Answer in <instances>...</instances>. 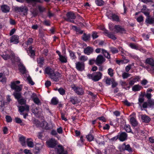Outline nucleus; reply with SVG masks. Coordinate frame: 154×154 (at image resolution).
I'll return each mask as SVG.
<instances>
[{"label":"nucleus","instance_id":"nucleus-1","mask_svg":"<svg viewBox=\"0 0 154 154\" xmlns=\"http://www.w3.org/2000/svg\"><path fill=\"white\" fill-rule=\"evenodd\" d=\"M19 70L21 74L24 75V77H26V80L31 85H33L34 82H33L30 76L26 73L27 71L26 70V68H19Z\"/></svg>","mask_w":154,"mask_h":154},{"label":"nucleus","instance_id":"nucleus-2","mask_svg":"<svg viewBox=\"0 0 154 154\" xmlns=\"http://www.w3.org/2000/svg\"><path fill=\"white\" fill-rule=\"evenodd\" d=\"M109 27L110 30L114 32L115 33H123L125 31V29L119 25H115L114 28L112 26H109Z\"/></svg>","mask_w":154,"mask_h":154},{"label":"nucleus","instance_id":"nucleus-3","mask_svg":"<svg viewBox=\"0 0 154 154\" xmlns=\"http://www.w3.org/2000/svg\"><path fill=\"white\" fill-rule=\"evenodd\" d=\"M72 88L78 95H82L84 94V91L82 86H77L73 85H71Z\"/></svg>","mask_w":154,"mask_h":154},{"label":"nucleus","instance_id":"nucleus-4","mask_svg":"<svg viewBox=\"0 0 154 154\" xmlns=\"http://www.w3.org/2000/svg\"><path fill=\"white\" fill-rule=\"evenodd\" d=\"M119 149L121 152H122L125 150H127L129 152H132V149L129 144L126 145L125 143H124L119 147Z\"/></svg>","mask_w":154,"mask_h":154},{"label":"nucleus","instance_id":"nucleus-5","mask_svg":"<svg viewBox=\"0 0 154 154\" xmlns=\"http://www.w3.org/2000/svg\"><path fill=\"white\" fill-rule=\"evenodd\" d=\"M148 106L152 108H154V100L150 99L147 100V102H144L143 105L142 107L143 108H146Z\"/></svg>","mask_w":154,"mask_h":154},{"label":"nucleus","instance_id":"nucleus-6","mask_svg":"<svg viewBox=\"0 0 154 154\" xmlns=\"http://www.w3.org/2000/svg\"><path fill=\"white\" fill-rule=\"evenodd\" d=\"M96 64L99 66L102 65L106 61V59L102 55H98L96 59Z\"/></svg>","mask_w":154,"mask_h":154},{"label":"nucleus","instance_id":"nucleus-7","mask_svg":"<svg viewBox=\"0 0 154 154\" xmlns=\"http://www.w3.org/2000/svg\"><path fill=\"white\" fill-rule=\"evenodd\" d=\"M106 15L109 19H112L113 21L119 22V17L115 14H110L108 12H107L106 13Z\"/></svg>","mask_w":154,"mask_h":154},{"label":"nucleus","instance_id":"nucleus-8","mask_svg":"<svg viewBox=\"0 0 154 154\" xmlns=\"http://www.w3.org/2000/svg\"><path fill=\"white\" fill-rule=\"evenodd\" d=\"M99 28L100 29L104 31L103 33L105 35L108 36L109 38L114 40H115L116 39V37L111 32H109L107 30L105 29L103 27L101 28L100 27Z\"/></svg>","mask_w":154,"mask_h":154},{"label":"nucleus","instance_id":"nucleus-9","mask_svg":"<svg viewBox=\"0 0 154 154\" xmlns=\"http://www.w3.org/2000/svg\"><path fill=\"white\" fill-rule=\"evenodd\" d=\"M46 143L49 147L53 148L57 145V141L54 139L51 138L47 141Z\"/></svg>","mask_w":154,"mask_h":154},{"label":"nucleus","instance_id":"nucleus-10","mask_svg":"<svg viewBox=\"0 0 154 154\" xmlns=\"http://www.w3.org/2000/svg\"><path fill=\"white\" fill-rule=\"evenodd\" d=\"M20 86L17 85L14 83H11V88L15 90L17 92H19L21 91L22 87L21 85Z\"/></svg>","mask_w":154,"mask_h":154},{"label":"nucleus","instance_id":"nucleus-11","mask_svg":"<svg viewBox=\"0 0 154 154\" xmlns=\"http://www.w3.org/2000/svg\"><path fill=\"white\" fill-rule=\"evenodd\" d=\"M60 75L59 73L56 72L51 75L50 77L53 81L57 82L59 80V78L60 77Z\"/></svg>","mask_w":154,"mask_h":154},{"label":"nucleus","instance_id":"nucleus-12","mask_svg":"<svg viewBox=\"0 0 154 154\" xmlns=\"http://www.w3.org/2000/svg\"><path fill=\"white\" fill-rule=\"evenodd\" d=\"M102 74L100 72L94 73L93 81L94 82L98 81L101 78Z\"/></svg>","mask_w":154,"mask_h":154},{"label":"nucleus","instance_id":"nucleus-13","mask_svg":"<svg viewBox=\"0 0 154 154\" xmlns=\"http://www.w3.org/2000/svg\"><path fill=\"white\" fill-rule=\"evenodd\" d=\"M10 41L11 43L17 44L19 42V36L16 35H13L11 37Z\"/></svg>","mask_w":154,"mask_h":154},{"label":"nucleus","instance_id":"nucleus-14","mask_svg":"<svg viewBox=\"0 0 154 154\" xmlns=\"http://www.w3.org/2000/svg\"><path fill=\"white\" fill-rule=\"evenodd\" d=\"M32 47L30 46L28 49L27 50V53L31 57H33L35 55V51L32 49Z\"/></svg>","mask_w":154,"mask_h":154},{"label":"nucleus","instance_id":"nucleus-15","mask_svg":"<svg viewBox=\"0 0 154 154\" xmlns=\"http://www.w3.org/2000/svg\"><path fill=\"white\" fill-rule=\"evenodd\" d=\"M67 18L66 20L67 21H69L70 20H73L76 17L74 14L71 12H69L66 14Z\"/></svg>","mask_w":154,"mask_h":154},{"label":"nucleus","instance_id":"nucleus-16","mask_svg":"<svg viewBox=\"0 0 154 154\" xmlns=\"http://www.w3.org/2000/svg\"><path fill=\"white\" fill-rule=\"evenodd\" d=\"M36 94L33 93L31 96V98L33 99V100L34 102L38 105H40L41 104V103L38 99L37 97H34L35 96Z\"/></svg>","mask_w":154,"mask_h":154},{"label":"nucleus","instance_id":"nucleus-17","mask_svg":"<svg viewBox=\"0 0 154 154\" xmlns=\"http://www.w3.org/2000/svg\"><path fill=\"white\" fill-rule=\"evenodd\" d=\"M84 51L85 54L89 55L93 52V49L92 48L88 46L85 48Z\"/></svg>","mask_w":154,"mask_h":154},{"label":"nucleus","instance_id":"nucleus-18","mask_svg":"<svg viewBox=\"0 0 154 154\" xmlns=\"http://www.w3.org/2000/svg\"><path fill=\"white\" fill-rule=\"evenodd\" d=\"M29 106L27 105H26L25 106H22L19 107V110L21 112H23L25 110L28 112L29 110Z\"/></svg>","mask_w":154,"mask_h":154},{"label":"nucleus","instance_id":"nucleus-19","mask_svg":"<svg viewBox=\"0 0 154 154\" xmlns=\"http://www.w3.org/2000/svg\"><path fill=\"white\" fill-rule=\"evenodd\" d=\"M1 9L2 11L5 13H7L9 11V7L6 5H2L1 7Z\"/></svg>","mask_w":154,"mask_h":154},{"label":"nucleus","instance_id":"nucleus-20","mask_svg":"<svg viewBox=\"0 0 154 154\" xmlns=\"http://www.w3.org/2000/svg\"><path fill=\"white\" fill-rule=\"evenodd\" d=\"M45 73L48 75L49 76L55 72L54 68H45Z\"/></svg>","mask_w":154,"mask_h":154},{"label":"nucleus","instance_id":"nucleus-21","mask_svg":"<svg viewBox=\"0 0 154 154\" xmlns=\"http://www.w3.org/2000/svg\"><path fill=\"white\" fill-rule=\"evenodd\" d=\"M127 135L125 132H122L120 135L119 137V140L122 141L125 140L127 139Z\"/></svg>","mask_w":154,"mask_h":154},{"label":"nucleus","instance_id":"nucleus-22","mask_svg":"<svg viewBox=\"0 0 154 154\" xmlns=\"http://www.w3.org/2000/svg\"><path fill=\"white\" fill-rule=\"evenodd\" d=\"M70 101L73 104H75L78 103V101L77 97H72L70 98Z\"/></svg>","mask_w":154,"mask_h":154},{"label":"nucleus","instance_id":"nucleus-23","mask_svg":"<svg viewBox=\"0 0 154 154\" xmlns=\"http://www.w3.org/2000/svg\"><path fill=\"white\" fill-rule=\"evenodd\" d=\"M130 122L132 126L133 127H135L137 125V122L135 119L134 117H132L131 118Z\"/></svg>","mask_w":154,"mask_h":154},{"label":"nucleus","instance_id":"nucleus-24","mask_svg":"<svg viewBox=\"0 0 154 154\" xmlns=\"http://www.w3.org/2000/svg\"><path fill=\"white\" fill-rule=\"evenodd\" d=\"M146 63L152 66H154V60L151 58H147L146 60Z\"/></svg>","mask_w":154,"mask_h":154},{"label":"nucleus","instance_id":"nucleus-25","mask_svg":"<svg viewBox=\"0 0 154 154\" xmlns=\"http://www.w3.org/2000/svg\"><path fill=\"white\" fill-rule=\"evenodd\" d=\"M101 51L102 53L104 55V56L105 57L108 59H110V55L109 54V53L107 51L103 49H102Z\"/></svg>","mask_w":154,"mask_h":154},{"label":"nucleus","instance_id":"nucleus-26","mask_svg":"<svg viewBox=\"0 0 154 154\" xmlns=\"http://www.w3.org/2000/svg\"><path fill=\"white\" fill-rule=\"evenodd\" d=\"M57 152L58 154H67V152L65 151L62 147H59L57 149Z\"/></svg>","mask_w":154,"mask_h":154},{"label":"nucleus","instance_id":"nucleus-27","mask_svg":"<svg viewBox=\"0 0 154 154\" xmlns=\"http://www.w3.org/2000/svg\"><path fill=\"white\" fill-rule=\"evenodd\" d=\"M145 22L147 23L152 24L154 23V17H147Z\"/></svg>","mask_w":154,"mask_h":154},{"label":"nucleus","instance_id":"nucleus-28","mask_svg":"<svg viewBox=\"0 0 154 154\" xmlns=\"http://www.w3.org/2000/svg\"><path fill=\"white\" fill-rule=\"evenodd\" d=\"M141 119L143 122L145 123H148L150 120V118L146 115L142 116Z\"/></svg>","mask_w":154,"mask_h":154},{"label":"nucleus","instance_id":"nucleus-29","mask_svg":"<svg viewBox=\"0 0 154 154\" xmlns=\"http://www.w3.org/2000/svg\"><path fill=\"white\" fill-rule=\"evenodd\" d=\"M90 36V34L87 35L85 33H84L82 36V39L84 41H87L89 40Z\"/></svg>","mask_w":154,"mask_h":154},{"label":"nucleus","instance_id":"nucleus-30","mask_svg":"<svg viewBox=\"0 0 154 154\" xmlns=\"http://www.w3.org/2000/svg\"><path fill=\"white\" fill-rule=\"evenodd\" d=\"M25 137L24 136H21L19 138V140L21 144L23 146H24L26 145L25 142Z\"/></svg>","mask_w":154,"mask_h":154},{"label":"nucleus","instance_id":"nucleus-31","mask_svg":"<svg viewBox=\"0 0 154 154\" xmlns=\"http://www.w3.org/2000/svg\"><path fill=\"white\" fill-rule=\"evenodd\" d=\"M141 87L139 85H134L132 88V90L134 91H138L140 90Z\"/></svg>","mask_w":154,"mask_h":154},{"label":"nucleus","instance_id":"nucleus-32","mask_svg":"<svg viewBox=\"0 0 154 154\" xmlns=\"http://www.w3.org/2000/svg\"><path fill=\"white\" fill-rule=\"evenodd\" d=\"M45 123L46 125L45 127V129L46 130H49L52 129L53 128V126L52 125V124H48L46 122H45L44 123V125Z\"/></svg>","mask_w":154,"mask_h":154},{"label":"nucleus","instance_id":"nucleus-33","mask_svg":"<svg viewBox=\"0 0 154 154\" xmlns=\"http://www.w3.org/2000/svg\"><path fill=\"white\" fill-rule=\"evenodd\" d=\"M30 140H31V139L28 138L26 142L28 146L29 147L32 148L33 147L34 144L32 141Z\"/></svg>","mask_w":154,"mask_h":154},{"label":"nucleus","instance_id":"nucleus-34","mask_svg":"<svg viewBox=\"0 0 154 154\" xmlns=\"http://www.w3.org/2000/svg\"><path fill=\"white\" fill-rule=\"evenodd\" d=\"M51 103L53 105H56L58 103V100L56 97H53L51 101Z\"/></svg>","mask_w":154,"mask_h":154},{"label":"nucleus","instance_id":"nucleus-35","mask_svg":"<svg viewBox=\"0 0 154 154\" xmlns=\"http://www.w3.org/2000/svg\"><path fill=\"white\" fill-rule=\"evenodd\" d=\"M13 95L14 96L15 98L17 100L20 99L21 97V94L19 92H15L13 93Z\"/></svg>","mask_w":154,"mask_h":154},{"label":"nucleus","instance_id":"nucleus-36","mask_svg":"<svg viewBox=\"0 0 154 154\" xmlns=\"http://www.w3.org/2000/svg\"><path fill=\"white\" fill-rule=\"evenodd\" d=\"M124 128L127 132H131L133 134V133L131 131V127L130 125H125V126Z\"/></svg>","mask_w":154,"mask_h":154},{"label":"nucleus","instance_id":"nucleus-37","mask_svg":"<svg viewBox=\"0 0 154 154\" xmlns=\"http://www.w3.org/2000/svg\"><path fill=\"white\" fill-rule=\"evenodd\" d=\"M76 67H84L85 63L84 62H78L76 63Z\"/></svg>","mask_w":154,"mask_h":154},{"label":"nucleus","instance_id":"nucleus-38","mask_svg":"<svg viewBox=\"0 0 154 154\" xmlns=\"http://www.w3.org/2000/svg\"><path fill=\"white\" fill-rule=\"evenodd\" d=\"M69 53L70 56L72 59H75L76 58V57L74 52L72 51L69 50Z\"/></svg>","mask_w":154,"mask_h":154},{"label":"nucleus","instance_id":"nucleus-39","mask_svg":"<svg viewBox=\"0 0 154 154\" xmlns=\"http://www.w3.org/2000/svg\"><path fill=\"white\" fill-rule=\"evenodd\" d=\"M28 10L26 7H21L20 12L23 13L24 15H25L27 14Z\"/></svg>","mask_w":154,"mask_h":154},{"label":"nucleus","instance_id":"nucleus-40","mask_svg":"<svg viewBox=\"0 0 154 154\" xmlns=\"http://www.w3.org/2000/svg\"><path fill=\"white\" fill-rule=\"evenodd\" d=\"M86 137L89 141H92L94 139V136L91 134H89L86 136Z\"/></svg>","mask_w":154,"mask_h":154},{"label":"nucleus","instance_id":"nucleus-41","mask_svg":"<svg viewBox=\"0 0 154 154\" xmlns=\"http://www.w3.org/2000/svg\"><path fill=\"white\" fill-rule=\"evenodd\" d=\"M104 2L102 0H96L95 3L98 6H101L104 4Z\"/></svg>","mask_w":154,"mask_h":154},{"label":"nucleus","instance_id":"nucleus-42","mask_svg":"<svg viewBox=\"0 0 154 154\" xmlns=\"http://www.w3.org/2000/svg\"><path fill=\"white\" fill-rule=\"evenodd\" d=\"M7 102H4L3 104L4 105H7L9 104V103L11 100V99L10 98V95H7L6 97Z\"/></svg>","mask_w":154,"mask_h":154},{"label":"nucleus","instance_id":"nucleus-43","mask_svg":"<svg viewBox=\"0 0 154 154\" xmlns=\"http://www.w3.org/2000/svg\"><path fill=\"white\" fill-rule=\"evenodd\" d=\"M79 59L80 60L84 62L88 60V57L85 55H82L79 57Z\"/></svg>","mask_w":154,"mask_h":154},{"label":"nucleus","instance_id":"nucleus-44","mask_svg":"<svg viewBox=\"0 0 154 154\" xmlns=\"http://www.w3.org/2000/svg\"><path fill=\"white\" fill-rule=\"evenodd\" d=\"M44 59L43 57H41L37 59V61L38 64L42 65L44 63Z\"/></svg>","mask_w":154,"mask_h":154},{"label":"nucleus","instance_id":"nucleus-45","mask_svg":"<svg viewBox=\"0 0 154 154\" xmlns=\"http://www.w3.org/2000/svg\"><path fill=\"white\" fill-rule=\"evenodd\" d=\"M59 60L62 63H66L67 62V59L66 57L62 55L59 57Z\"/></svg>","mask_w":154,"mask_h":154},{"label":"nucleus","instance_id":"nucleus-46","mask_svg":"<svg viewBox=\"0 0 154 154\" xmlns=\"http://www.w3.org/2000/svg\"><path fill=\"white\" fill-rule=\"evenodd\" d=\"M58 91L60 94L63 95L65 94V91L62 88H60L58 89Z\"/></svg>","mask_w":154,"mask_h":154},{"label":"nucleus","instance_id":"nucleus-47","mask_svg":"<svg viewBox=\"0 0 154 154\" xmlns=\"http://www.w3.org/2000/svg\"><path fill=\"white\" fill-rule=\"evenodd\" d=\"M95 63L96 64V60L94 58H92L89 60L88 64L90 65H92Z\"/></svg>","mask_w":154,"mask_h":154},{"label":"nucleus","instance_id":"nucleus-48","mask_svg":"<svg viewBox=\"0 0 154 154\" xmlns=\"http://www.w3.org/2000/svg\"><path fill=\"white\" fill-rule=\"evenodd\" d=\"M129 46L132 49L137 50L138 48V46L133 43H131L129 45Z\"/></svg>","mask_w":154,"mask_h":154},{"label":"nucleus","instance_id":"nucleus-49","mask_svg":"<svg viewBox=\"0 0 154 154\" xmlns=\"http://www.w3.org/2000/svg\"><path fill=\"white\" fill-rule=\"evenodd\" d=\"M5 54H3L2 55V56L3 59L5 60H7L10 58V56L8 54H7L5 53Z\"/></svg>","mask_w":154,"mask_h":154},{"label":"nucleus","instance_id":"nucleus-50","mask_svg":"<svg viewBox=\"0 0 154 154\" xmlns=\"http://www.w3.org/2000/svg\"><path fill=\"white\" fill-rule=\"evenodd\" d=\"M33 152L35 154H38L39 153L40 149L37 146H35V148L33 150Z\"/></svg>","mask_w":154,"mask_h":154},{"label":"nucleus","instance_id":"nucleus-51","mask_svg":"<svg viewBox=\"0 0 154 154\" xmlns=\"http://www.w3.org/2000/svg\"><path fill=\"white\" fill-rule=\"evenodd\" d=\"M144 99L143 97H140L138 99V104L140 106H141V103L144 101Z\"/></svg>","mask_w":154,"mask_h":154},{"label":"nucleus","instance_id":"nucleus-52","mask_svg":"<svg viewBox=\"0 0 154 154\" xmlns=\"http://www.w3.org/2000/svg\"><path fill=\"white\" fill-rule=\"evenodd\" d=\"M32 112L35 115H38L39 114L38 111V109L37 108H36L35 109H32Z\"/></svg>","mask_w":154,"mask_h":154},{"label":"nucleus","instance_id":"nucleus-53","mask_svg":"<svg viewBox=\"0 0 154 154\" xmlns=\"http://www.w3.org/2000/svg\"><path fill=\"white\" fill-rule=\"evenodd\" d=\"M18 101L19 103L21 105L24 104L26 102V100L24 99H19L18 100Z\"/></svg>","mask_w":154,"mask_h":154},{"label":"nucleus","instance_id":"nucleus-54","mask_svg":"<svg viewBox=\"0 0 154 154\" xmlns=\"http://www.w3.org/2000/svg\"><path fill=\"white\" fill-rule=\"evenodd\" d=\"M5 119L7 122H12V118L10 116L6 115L5 116Z\"/></svg>","mask_w":154,"mask_h":154},{"label":"nucleus","instance_id":"nucleus-55","mask_svg":"<svg viewBox=\"0 0 154 154\" xmlns=\"http://www.w3.org/2000/svg\"><path fill=\"white\" fill-rule=\"evenodd\" d=\"M130 75V74L125 72L123 73L122 74V76L123 79H126Z\"/></svg>","mask_w":154,"mask_h":154},{"label":"nucleus","instance_id":"nucleus-56","mask_svg":"<svg viewBox=\"0 0 154 154\" xmlns=\"http://www.w3.org/2000/svg\"><path fill=\"white\" fill-rule=\"evenodd\" d=\"M110 50L111 51L113 54L116 53L118 52V50L116 48H111Z\"/></svg>","mask_w":154,"mask_h":154},{"label":"nucleus","instance_id":"nucleus-57","mask_svg":"<svg viewBox=\"0 0 154 154\" xmlns=\"http://www.w3.org/2000/svg\"><path fill=\"white\" fill-rule=\"evenodd\" d=\"M33 41V39L32 38H29L27 42H26V44L28 45H30L32 43Z\"/></svg>","mask_w":154,"mask_h":154},{"label":"nucleus","instance_id":"nucleus-58","mask_svg":"<svg viewBox=\"0 0 154 154\" xmlns=\"http://www.w3.org/2000/svg\"><path fill=\"white\" fill-rule=\"evenodd\" d=\"M108 73L111 77H112L113 75V70L111 68H109L108 69Z\"/></svg>","mask_w":154,"mask_h":154},{"label":"nucleus","instance_id":"nucleus-59","mask_svg":"<svg viewBox=\"0 0 154 154\" xmlns=\"http://www.w3.org/2000/svg\"><path fill=\"white\" fill-rule=\"evenodd\" d=\"M28 2H35L38 3H42V0H26Z\"/></svg>","mask_w":154,"mask_h":154},{"label":"nucleus","instance_id":"nucleus-60","mask_svg":"<svg viewBox=\"0 0 154 154\" xmlns=\"http://www.w3.org/2000/svg\"><path fill=\"white\" fill-rule=\"evenodd\" d=\"M143 17L142 16H140L137 18V20L139 22L143 21Z\"/></svg>","mask_w":154,"mask_h":154},{"label":"nucleus","instance_id":"nucleus-61","mask_svg":"<svg viewBox=\"0 0 154 154\" xmlns=\"http://www.w3.org/2000/svg\"><path fill=\"white\" fill-rule=\"evenodd\" d=\"M152 95L150 93H146L145 95V97L147 98L148 100H149L151 99Z\"/></svg>","mask_w":154,"mask_h":154},{"label":"nucleus","instance_id":"nucleus-62","mask_svg":"<svg viewBox=\"0 0 154 154\" xmlns=\"http://www.w3.org/2000/svg\"><path fill=\"white\" fill-rule=\"evenodd\" d=\"M92 36L94 39L97 38L98 37L97 35V33L95 32H93Z\"/></svg>","mask_w":154,"mask_h":154},{"label":"nucleus","instance_id":"nucleus-63","mask_svg":"<svg viewBox=\"0 0 154 154\" xmlns=\"http://www.w3.org/2000/svg\"><path fill=\"white\" fill-rule=\"evenodd\" d=\"M17 64L19 66V67H25V66H24L23 63L21 62L20 61L18 62Z\"/></svg>","mask_w":154,"mask_h":154},{"label":"nucleus","instance_id":"nucleus-64","mask_svg":"<svg viewBox=\"0 0 154 154\" xmlns=\"http://www.w3.org/2000/svg\"><path fill=\"white\" fill-rule=\"evenodd\" d=\"M147 70L151 73H154V68H146Z\"/></svg>","mask_w":154,"mask_h":154}]
</instances>
